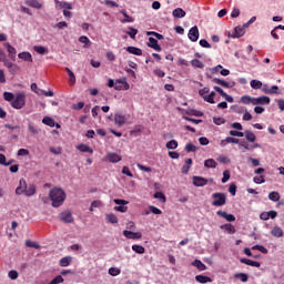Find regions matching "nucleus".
<instances>
[{
	"label": "nucleus",
	"mask_w": 284,
	"mask_h": 284,
	"mask_svg": "<svg viewBox=\"0 0 284 284\" xmlns=\"http://www.w3.org/2000/svg\"><path fill=\"white\" fill-rule=\"evenodd\" d=\"M271 234L272 236H275V239H281L284 235L283 229H281V226H274L271 230Z\"/></svg>",
	"instance_id": "412c9836"
},
{
	"label": "nucleus",
	"mask_w": 284,
	"mask_h": 284,
	"mask_svg": "<svg viewBox=\"0 0 284 284\" xmlns=\"http://www.w3.org/2000/svg\"><path fill=\"white\" fill-rule=\"evenodd\" d=\"M113 202L115 203V205H120V206H114L115 212H122L125 213L128 212V201L125 200H121V199H114Z\"/></svg>",
	"instance_id": "39448f33"
},
{
	"label": "nucleus",
	"mask_w": 284,
	"mask_h": 284,
	"mask_svg": "<svg viewBox=\"0 0 284 284\" xmlns=\"http://www.w3.org/2000/svg\"><path fill=\"white\" fill-rule=\"evenodd\" d=\"M149 210H150L151 214H163V211H161V209H159L154 205H150Z\"/></svg>",
	"instance_id": "052dcab7"
},
{
	"label": "nucleus",
	"mask_w": 284,
	"mask_h": 284,
	"mask_svg": "<svg viewBox=\"0 0 284 284\" xmlns=\"http://www.w3.org/2000/svg\"><path fill=\"white\" fill-rule=\"evenodd\" d=\"M11 106L14 110H22V108H26V93L16 94V98H13V101L11 102Z\"/></svg>",
	"instance_id": "7ed1b4c3"
},
{
	"label": "nucleus",
	"mask_w": 284,
	"mask_h": 284,
	"mask_svg": "<svg viewBox=\"0 0 284 284\" xmlns=\"http://www.w3.org/2000/svg\"><path fill=\"white\" fill-rule=\"evenodd\" d=\"M8 276L11 278V281H17L19 278V272L14 270L9 271Z\"/></svg>",
	"instance_id": "864d4df0"
},
{
	"label": "nucleus",
	"mask_w": 284,
	"mask_h": 284,
	"mask_svg": "<svg viewBox=\"0 0 284 284\" xmlns=\"http://www.w3.org/2000/svg\"><path fill=\"white\" fill-rule=\"evenodd\" d=\"M214 97H216V92L214 91H212L211 93L209 92V95L204 97V101H206V103L214 104L216 103V101H214Z\"/></svg>",
	"instance_id": "37998d69"
},
{
	"label": "nucleus",
	"mask_w": 284,
	"mask_h": 284,
	"mask_svg": "<svg viewBox=\"0 0 284 284\" xmlns=\"http://www.w3.org/2000/svg\"><path fill=\"white\" fill-rule=\"evenodd\" d=\"M185 10H183L182 8H176L173 10V17L175 19H183L185 17Z\"/></svg>",
	"instance_id": "bb28decb"
},
{
	"label": "nucleus",
	"mask_w": 284,
	"mask_h": 284,
	"mask_svg": "<svg viewBox=\"0 0 284 284\" xmlns=\"http://www.w3.org/2000/svg\"><path fill=\"white\" fill-rule=\"evenodd\" d=\"M190 41H192L193 43H196V41H199V27L194 26L189 30V34H187Z\"/></svg>",
	"instance_id": "1a4fd4ad"
},
{
	"label": "nucleus",
	"mask_w": 284,
	"mask_h": 284,
	"mask_svg": "<svg viewBox=\"0 0 284 284\" xmlns=\"http://www.w3.org/2000/svg\"><path fill=\"white\" fill-rule=\"evenodd\" d=\"M270 201H273V203H277V201H281V194L276 191H273L268 193Z\"/></svg>",
	"instance_id": "2f4dec72"
},
{
	"label": "nucleus",
	"mask_w": 284,
	"mask_h": 284,
	"mask_svg": "<svg viewBox=\"0 0 284 284\" xmlns=\"http://www.w3.org/2000/svg\"><path fill=\"white\" fill-rule=\"evenodd\" d=\"M230 181V170L223 172L222 183H227Z\"/></svg>",
	"instance_id": "69168bd1"
},
{
	"label": "nucleus",
	"mask_w": 284,
	"mask_h": 284,
	"mask_svg": "<svg viewBox=\"0 0 284 284\" xmlns=\"http://www.w3.org/2000/svg\"><path fill=\"white\" fill-rule=\"evenodd\" d=\"M192 165V159H187L185 164L182 166V174H187L190 172V168Z\"/></svg>",
	"instance_id": "ea45409f"
},
{
	"label": "nucleus",
	"mask_w": 284,
	"mask_h": 284,
	"mask_svg": "<svg viewBox=\"0 0 284 284\" xmlns=\"http://www.w3.org/2000/svg\"><path fill=\"white\" fill-rule=\"evenodd\" d=\"M59 219L60 221H62V223H74V217L72 216V212L70 211H64L60 213Z\"/></svg>",
	"instance_id": "6e6552de"
},
{
	"label": "nucleus",
	"mask_w": 284,
	"mask_h": 284,
	"mask_svg": "<svg viewBox=\"0 0 284 284\" xmlns=\"http://www.w3.org/2000/svg\"><path fill=\"white\" fill-rule=\"evenodd\" d=\"M42 123H44V125H49V128H54V125H57V122H54V119L50 116H44L42 119Z\"/></svg>",
	"instance_id": "f704fd0d"
},
{
	"label": "nucleus",
	"mask_w": 284,
	"mask_h": 284,
	"mask_svg": "<svg viewBox=\"0 0 284 284\" xmlns=\"http://www.w3.org/2000/svg\"><path fill=\"white\" fill-rule=\"evenodd\" d=\"M109 274L110 276H119V274H121V270L118 267H111L109 268Z\"/></svg>",
	"instance_id": "6e6d98bb"
},
{
	"label": "nucleus",
	"mask_w": 284,
	"mask_h": 284,
	"mask_svg": "<svg viewBox=\"0 0 284 284\" xmlns=\"http://www.w3.org/2000/svg\"><path fill=\"white\" fill-rule=\"evenodd\" d=\"M18 59H21L22 61H27L28 63H32V54L30 52H21L18 54Z\"/></svg>",
	"instance_id": "4be33fe9"
},
{
	"label": "nucleus",
	"mask_w": 284,
	"mask_h": 284,
	"mask_svg": "<svg viewBox=\"0 0 284 284\" xmlns=\"http://www.w3.org/2000/svg\"><path fill=\"white\" fill-rule=\"evenodd\" d=\"M191 65L193 68H199L200 70H203V68H205V64L199 59L191 60Z\"/></svg>",
	"instance_id": "c9c22d12"
},
{
	"label": "nucleus",
	"mask_w": 284,
	"mask_h": 284,
	"mask_svg": "<svg viewBox=\"0 0 284 284\" xmlns=\"http://www.w3.org/2000/svg\"><path fill=\"white\" fill-rule=\"evenodd\" d=\"M254 98L250 97V95H243L241 98V103H244V105H250V103L253 104Z\"/></svg>",
	"instance_id": "09e8293b"
},
{
	"label": "nucleus",
	"mask_w": 284,
	"mask_h": 284,
	"mask_svg": "<svg viewBox=\"0 0 284 284\" xmlns=\"http://www.w3.org/2000/svg\"><path fill=\"white\" fill-rule=\"evenodd\" d=\"M34 52H37L38 54H48V48L45 47H40V45H34L33 47Z\"/></svg>",
	"instance_id": "c03bdc74"
},
{
	"label": "nucleus",
	"mask_w": 284,
	"mask_h": 284,
	"mask_svg": "<svg viewBox=\"0 0 284 284\" xmlns=\"http://www.w3.org/2000/svg\"><path fill=\"white\" fill-rule=\"evenodd\" d=\"M253 182L256 183L257 185H261L262 183H265V176L263 175L255 176L253 178Z\"/></svg>",
	"instance_id": "e2e57ef3"
},
{
	"label": "nucleus",
	"mask_w": 284,
	"mask_h": 284,
	"mask_svg": "<svg viewBox=\"0 0 284 284\" xmlns=\"http://www.w3.org/2000/svg\"><path fill=\"white\" fill-rule=\"evenodd\" d=\"M126 52H129V54H134L135 57H141L143 54V51L136 47H128Z\"/></svg>",
	"instance_id": "b1692460"
},
{
	"label": "nucleus",
	"mask_w": 284,
	"mask_h": 284,
	"mask_svg": "<svg viewBox=\"0 0 284 284\" xmlns=\"http://www.w3.org/2000/svg\"><path fill=\"white\" fill-rule=\"evenodd\" d=\"M240 263H243L244 265H250L251 267H261V263L256 261H252L250 258H240Z\"/></svg>",
	"instance_id": "6ab92c4d"
},
{
	"label": "nucleus",
	"mask_w": 284,
	"mask_h": 284,
	"mask_svg": "<svg viewBox=\"0 0 284 284\" xmlns=\"http://www.w3.org/2000/svg\"><path fill=\"white\" fill-rule=\"evenodd\" d=\"M268 94H281V89L278 88V85L270 87Z\"/></svg>",
	"instance_id": "4d7b16f0"
},
{
	"label": "nucleus",
	"mask_w": 284,
	"mask_h": 284,
	"mask_svg": "<svg viewBox=\"0 0 284 284\" xmlns=\"http://www.w3.org/2000/svg\"><path fill=\"white\" fill-rule=\"evenodd\" d=\"M221 230H226L229 234H236V229L232 224H223L221 225Z\"/></svg>",
	"instance_id": "473e14b6"
},
{
	"label": "nucleus",
	"mask_w": 284,
	"mask_h": 284,
	"mask_svg": "<svg viewBox=\"0 0 284 284\" xmlns=\"http://www.w3.org/2000/svg\"><path fill=\"white\" fill-rule=\"evenodd\" d=\"M125 121H128V118L124 114L115 113L114 115L115 125H119V128H122V125H125Z\"/></svg>",
	"instance_id": "f3484780"
},
{
	"label": "nucleus",
	"mask_w": 284,
	"mask_h": 284,
	"mask_svg": "<svg viewBox=\"0 0 284 284\" xmlns=\"http://www.w3.org/2000/svg\"><path fill=\"white\" fill-rule=\"evenodd\" d=\"M122 156L119 155V153L109 152L105 156V161H109V163H119L122 161Z\"/></svg>",
	"instance_id": "f8f14e48"
},
{
	"label": "nucleus",
	"mask_w": 284,
	"mask_h": 284,
	"mask_svg": "<svg viewBox=\"0 0 284 284\" xmlns=\"http://www.w3.org/2000/svg\"><path fill=\"white\" fill-rule=\"evenodd\" d=\"M55 10H72V4L65 1L54 0Z\"/></svg>",
	"instance_id": "4468645a"
},
{
	"label": "nucleus",
	"mask_w": 284,
	"mask_h": 284,
	"mask_svg": "<svg viewBox=\"0 0 284 284\" xmlns=\"http://www.w3.org/2000/svg\"><path fill=\"white\" fill-rule=\"evenodd\" d=\"M270 97L267 95L253 98V105H270Z\"/></svg>",
	"instance_id": "9d476101"
},
{
	"label": "nucleus",
	"mask_w": 284,
	"mask_h": 284,
	"mask_svg": "<svg viewBox=\"0 0 284 284\" xmlns=\"http://www.w3.org/2000/svg\"><path fill=\"white\" fill-rule=\"evenodd\" d=\"M216 165H217V163H216V160H214V159H209V160H205L204 161V168H211V169H216Z\"/></svg>",
	"instance_id": "4c0bfd02"
},
{
	"label": "nucleus",
	"mask_w": 284,
	"mask_h": 284,
	"mask_svg": "<svg viewBox=\"0 0 284 284\" xmlns=\"http://www.w3.org/2000/svg\"><path fill=\"white\" fill-rule=\"evenodd\" d=\"M80 43H83V48H90L92 45V42L90 41V38L82 36L79 38Z\"/></svg>",
	"instance_id": "58836bf2"
},
{
	"label": "nucleus",
	"mask_w": 284,
	"mask_h": 284,
	"mask_svg": "<svg viewBox=\"0 0 284 284\" xmlns=\"http://www.w3.org/2000/svg\"><path fill=\"white\" fill-rule=\"evenodd\" d=\"M192 265L196 267L200 272H205L207 270V266L201 262V260H195L192 262Z\"/></svg>",
	"instance_id": "a878e982"
},
{
	"label": "nucleus",
	"mask_w": 284,
	"mask_h": 284,
	"mask_svg": "<svg viewBox=\"0 0 284 284\" xmlns=\"http://www.w3.org/2000/svg\"><path fill=\"white\" fill-rule=\"evenodd\" d=\"M200 97L205 101V97L210 94V88L205 87L199 91Z\"/></svg>",
	"instance_id": "8fccbe9b"
},
{
	"label": "nucleus",
	"mask_w": 284,
	"mask_h": 284,
	"mask_svg": "<svg viewBox=\"0 0 284 284\" xmlns=\"http://www.w3.org/2000/svg\"><path fill=\"white\" fill-rule=\"evenodd\" d=\"M146 45H148L149 48H152V49L155 50L156 52H161V50H163V49L161 48V44H159V40H156V39H154V38H152V37L149 38V42L146 43Z\"/></svg>",
	"instance_id": "2eb2a0df"
},
{
	"label": "nucleus",
	"mask_w": 284,
	"mask_h": 284,
	"mask_svg": "<svg viewBox=\"0 0 284 284\" xmlns=\"http://www.w3.org/2000/svg\"><path fill=\"white\" fill-rule=\"evenodd\" d=\"M105 219H106L108 223H111L112 225H116V223H119V219L113 213L106 214Z\"/></svg>",
	"instance_id": "c756f323"
},
{
	"label": "nucleus",
	"mask_w": 284,
	"mask_h": 284,
	"mask_svg": "<svg viewBox=\"0 0 284 284\" xmlns=\"http://www.w3.org/2000/svg\"><path fill=\"white\" fill-rule=\"evenodd\" d=\"M132 250H133V252H135V254H145V247H143L139 244H133Z\"/></svg>",
	"instance_id": "a19ab883"
},
{
	"label": "nucleus",
	"mask_w": 284,
	"mask_h": 284,
	"mask_svg": "<svg viewBox=\"0 0 284 284\" xmlns=\"http://www.w3.org/2000/svg\"><path fill=\"white\" fill-rule=\"evenodd\" d=\"M77 150H79L80 152H87L89 154H92L94 152V150H92V148H90L89 145L87 144H79L77 146Z\"/></svg>",
	"instance_id": "7c9ffc66"
},
{
	"label": "nucleus",
	"mask_w": 284,
	"mask_h": 284,
	"mask_svg": "<svg viewBox=\"0 0 284 284\" xmlns=\"http://www.w3.org/2000/svg\"><path fill=\"white\" fill-rule=\"evenodd\" d=\"M28 182H26L24 179H21L20 182H19V185L18 187L16 189V194L18 196H21V194H24L26 193V190H28Z\"/></svg>",
	"instance_id": "ddd939ff"
},
{
	"label": "nucleus",
	"mask_w": 284,
	"mask_h": 284,
	"mask_svg": "<svg viewBox=\"0 0 284 284\" xmlns=\"http://www.w3.org/2000/svg\"><path fill=\"white\" fill-rule=\"evenodd\" d=\"M122 174H125V176H130V179L134 178V174H132V171H130V168L128 166L122 168Z\"/></svg>",
	"instance_id": "680f3d73"
},
{
	"label": "nucleus",
	"mask_w": 284,
	"mask_h": 284,
	"mask_svg": "<svg viewBox=\"0 0 284 284\" xmlns=\"http://www.w3.org/2000/svg\"><path fill=\"white\" fill-rule=\"evenodd\" d=\"M64 70L69 74V85H74V83H77V75H74V72L68 67Z\"/></svg>",
	"instance_id": "393cba45"
},
{
	"label": "nucleus",
	"mask_w": 284,
	"mask_h": 284,
	"mask_svg": "<svg viewBox=\"0 0 284 284\" xmlns=\"http://www.w3.org/2000/svg\"><path fill=\"white\" fill-rule=\"evenodd\" d=\"M17 95H14V93H12V92H4L3 93L4 101H8L9 103H12L14 101Z\"/></svg>",
	"instance_id": "a18cd8bd"
},
{
	"label": "nucleus",
	"mask_w": 284,
	"mask_h": 284,
	"mask_svg": "<svg viewBox=\"0 0 284 284\" xmlns=\"http://www.w3.org/2000/svg\"><path fill=\"white\" fill-rule=\"evenodd\" d=\"M216 214L217 216H221V219H225L229 223H234V221H236V216H234V214H230L225 211L220 210Z\"/></svg>",
	"instance_id": "9b49d317"
},
{
	"label": "nucleus",
	"mask_w": 284,
	"mask_h": 284,
	"mask_svg": "<svg viewBox=\"0 0 284 284\" xmlns=\"http://www.w3.org/2000/svg\"><path fill=\"white\" fill-rule=\"evenodd\" d=\"M49 199H51L53 207H61L63 201H65V192L61 189H52L49 193Z\"/></svg>",
	"instance_id": "f257e3e1"
},
{
	"label": "nucleus",
	"mask_w": 284,
	"mask_h": 284,
	"mask_svg": "<svg viewBox=\"0 0 284 284\" xmlns=\"http://www.w3.org/2000/svg\"><path fill=\"white\" fill-rule=\"evenodd\" d=\"M123 236H125V239H130L132 241H136L139 239H143V233L142 232H132V231L124 230L123 231Z\"/></svg>",
	"instance_id": "423d86ee"
},
{
	"label": "nucleus",
	"mask_w": 284,
	"mask_h": 284,
	"mask_svg": "<svg viewBox=\"0 0 284 284\" xmlns=\"http://www.w3.org/2000/svg\"><path fill=\"white\" fill-rule=\"evenodd\" d=\"M26 3L29 8H34L36 10H41L43 8V3L39 2V0H27Z\"/></svg>",
	"instance_id": "aec40b11"
},
{
	"label": "nucleus",
	"mask_w": 284,
	"mask_h": 284,
	"mask_svg": "<svg viewBox=\"0 0 284 284\" xmlns=\"http://www.w3.org/2000/svg\"><path fill=\"white\" fill-rule=\"evenodd\" d=\"M251 88H253V90H261V88H263V82H261V80H252Z\"/></svg>",
	"instance_id": "49530a36"
},
{
	"label": "nucleus",
	"mask_w": 284,
	"mask_h": 284,
	"mask_svg": "<svg viewBox=\"0 0 284 284\" xmlns=\"http://www.w3.org/2000/svg\"><path fill=\"white\" fill-rule=\"evenodd\" d=\"M212 179L207 180L203 176H199V175H194L193 176V185L195 187H205V185H207V183H212Z\"/></svg>",
	"instance_id": "20e7f679"
},
{
	"label": "nucleus",
	"mask_w": 284,
	"mask_h": 284,
	"mask_svg": "<svg viewBox=\"0 0 284 284\" xmlns=\"http://www.w3.org/2000/svg\"><path fill=\"white\" fill-rule=\"evenodd\" d=\"M234 278H241L242 283H247V274L245 273H236L234 275Z\"/></svg>",
	"instance_id": "603ef678"
},
{
	"label": "nucleus",
	"mask_w": 284,
	"mask_h": 284,
	"mask_svg": "<svg viewBox=\"0 0 284 284\" xmlns=\"http://www.w3.org/2000/svg\"><path fill=\"white\" fill-rule=\"evenodd\" d=\"M195 281L197 283H202V284L212 283V277L205 276V275H196L195 276Z\"/></svg>",
	"instance_id": "cd10ccee"
},
{
	"label": "nucleus",
	"mask_w": 284,
	"mask_h": 284,
	"mask_svg": "<svg viewBox=\"0 0 284 284\" xmlns=\"http://www.w3.org/2000/svg\"><path fill=\"white\" fill-rule=\"evenodd\" d=\"M185 152H196V145H194L192 143H187L185 145Z\"/></svg>",
	"instance_id": "0e129e2a"
},
{
	"label": "nucleus",
	"mask_w": 284,
	"mask_h": 284,
	"mask_svg": "<svg viewBox=\"0 0 284 284\" xmlns=\"http://www.w3.org/2000/svg\"><path fill=\"white\" fill-rule=\"evenodd\" d=\"M179 148V142L176 140H171L166 143L168 150H176Z\"/></svg>",
	"instance_id": "de8ad7c7"
},
{
	"label": "nucleus",
	"mask_w": 284,
	"mask_h": 284,
	"mask_svg": "<svg viewBox=\"0 0 284 284\" xmlns=\"http://www.w3.org/2000/svg\"><path fill=\"white\" fill-rule=\"evenodd\" d=\"M103 205V202L100 200H95L91 203L90 212L94 211V207H101Z\"/></svg>",
	"instance_id": "5fc2aeb1"
},
{
	"label": "nucleus",
	"mask_w": 284,
	"mask_h": 284,
	"mask_svg": "<svg viewBox=\"0 0 284 284\" xmlns=\"http://www.w3.org/2000/svg\"><path fill=\"white\" fill-rule=\"evenodd\" d=\"M23 194L24 196H34L37 194V186H34V184H29Z\"/></svg>",
	"instance_id": "5701e85b"
},
{
	"label": "nucleus",
	"mask_w": 284,
	"mask_h": 284,
	"mask_svg": "<svg viewBox=\"0 0 284 284\" xmlns=\"http://www.w3.org/2000/svg\"><path fill=\"white\" fill-rule=\"evenodd\" d=\"M114 90H130V83L126 81L118 80L115 81Z\"/></svg>",
	"instance_id": "a211bd4d"
},
{
	"label": "nucleus",
	"mask_w": 284,
	"mask_h": 284,
	"mask_svg": "<svg viewBox=\"0 0 284 284\" xmlns=\"http://www.w3.org/2000/svg\"><path fill=\"white\" fill-rule=\"evenodd\" d=\"M252 250H257L258 252H262V254H267V250L265 248V246L260 244L252 246Z\"/></svg>",
	"instance_id": "13d9d810"
},
{
	"label": "nucleus",
	"mask_w": 284,
	"mask_h": 284,
	"mask_svg": "<svg viewBox=\"0 0 284 284\" xmlns=\"http://www.w3.org/2000/svg\"><path fill=\"white\" fill-rule=\"evenodd\" d=\"M212 205L213 207H223L227 203V195L225 193L216 192L212 194Z\"/></svg>",
	"instance_id": "f03ea898"
},
{
	"label": "nucleus",
	"mask_w": 284,
	"mask_h": 284,
	"mask_svg": "<svg viewBox=\"0 0 284 284\" xmlns=\"http://www.w3.org/2000/svg\"><path fill=\"white\" fill-rule=\"evenodd\" d=\"M120 12L124 17V20H122V23H133L134 22V18L130 17L125 10H122Z\"/></svg>",
	"instance_id": "e433bc0d"
},
{
	"label": "nucleus",
	"mask_w": 284,
	"mask_h": 284,
	"mask_svg": "<svg viewBox=\"0 0 284 284\" xmlns=\"http://www.w3.org/2000/svg\"><path fill=\"white\" fill-rule=\"evenodd\" d=\"M245 34V27H235L232 34H229V37H232V39H241Z\"/></svg>",
	"instance_id": "dca6fc26"
},
{
	"label": "nucleus",
	"mask_w": 284,
	"mask_h": 284,
	"mask_svg": "<svg viewBox=\"0 0 284 284\" xmlns=\"http://www.w3.org/2000/svg\"><path fill=\"white\" fill-rule=\"evenodd\" d=\"M154 199H159V201H161V203H165V194H163V192H155Z\"/></svg>",
	"instance_id": "bf43d9fd"
},
{
	"label": "nucleus",
	"mask_w": 284,
	"mask_h": 284,
	"mask_svg": "<svg viewBox=\"0 0 284 284\" xmlns=\"http://www.w3.org/2000/svg\"><path fill=\"white\" fill-rule=\"evenodd\" d=\"M229 192L232 194V196H236V184L232 183L229 186Z\"/></svg>",
	"instance_id": "338daca9"
},
{
	"label": "nucleus",
	"mask_w": 284,
	"mask_h": 284,
	"mask_svg": "<svg viewBox=\"0 0 284 284\" xmlns=\"http://www.w3.org/2000/svg\"><path fill=\"white\" fill-rule=\"evenodd\" d=\"M213 83H216L217 85H222V88H230V82L225 80H221L219 78H214Z\"/></svg>",
	"instance_id": "79ce46f5"
},
{
	"label": "nucleus",
	"mask_w": 284,
	"mask_h": 284,
	"mask_svg": "<svg viewBox=\"0 0 284 284\" xmlns=\"http://www.w3.org/2000/svg\"><path fill=\"white\" fill-rule=\"evenodd\" d=\"M245 134V139L246 141H248V143H254V141H256V134H254V132L246 130L244 131Z\"/></svg>",
	"instance_id": "c85d7f7f"
},
{
	"label": "nucleus",
	"mask_w": 284,
	"mask_h": 284,
	"mask_svg": "<svg viewBox=\"0 0 284 284\" xmlns=\"http://www.w3.org/2000/svg\"><path fill=\"white\" fill-rule=\"evenodd\" d=\"M229 134H230L231 136H240V138L245 136V133H243V132H241V131H234V130L230 131Z\"/></svg>",
	"instance_id": "774afa93"
},
{
	"label": "nucleus",
	"mask_w": 284,
	"mask_h": 284,
	"mask_svg": "<svg viewBox=\"0 0 284 284\" xmlns=\"http://www.w3.org/2000/svg\"><path fill=\"white\" fill-rule=\"evenodd\" d=\"M3 45L8 52L9 59H11V61H17V49L12 47L10 42H6Z\"/></svg>",
	"instance_id": "0eeeda50"
},
{
	"label": "nucleus",
	"mask_w": 284,
	"mask_h": 284,
	"mask_svg": "<svg viewBox=\"0 0 284 284\" xmlns=\"http://www.w3.org/2000/svg\"><path fill=\"white\" fill-rule=\"evenodd\" d=\"M26 246L33 247L34 250H41V245H39L38 243L32 242L30 240L26 241Z\"/></svg>",
	"instance_id": "3c124183"
},
{
	"label": "nucleus",
	"mask_w": 284,
	"mask_h": 284,
	"mask_svg": "<svg viewBox=\"0 0 284 284\" xmlns=\"http://www.w3.org/2000/svg\"><path fill=\"white\" fill-rule=\"evenodd\" d=\"M72 263V256H65L60 260V267H68Z\"/></svg>",
	"instance_id": "72a5a7b5"
}]
</instances>
